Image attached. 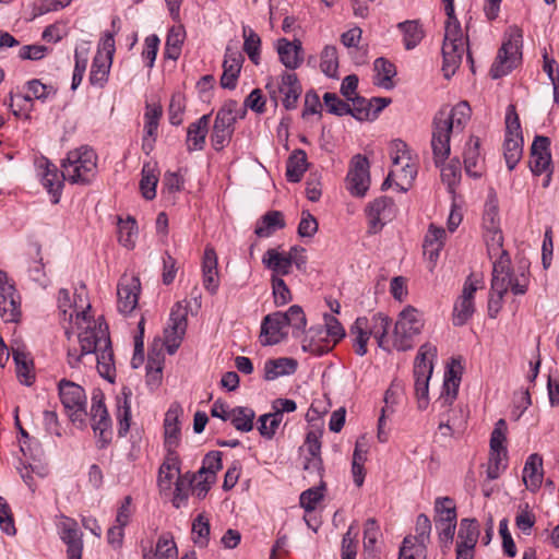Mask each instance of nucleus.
<instances>
[{"label": "nucleus", "mask_w": 559, "mask_h": 559, "mask_svg": "<svg viewBox=\"0 0 559 559\" xmlns=\"http://www.w3.org/2000/svg\"><path fill=\"white\" fill-rule=\"evenodd\" d=\"M504 158L510 170L514 169L523 153L522 136H506L503 143Z\"/></svg>", "instance_id": "nucleus-42"}, {"label": "nucleus", "mask_w": 559, "mask_h": 559, "mask_svg": "<svg viewBox=\"0 0 559 559\" xmlns=\"http://www.w3.org/2000/svg\"><path fill=\"white\" fill-rule=\"evenodd\" d=\"M96 160L95 152L86 146L70 151L62 163L61 176L71 183H88L96 174Z\"/></svg>", "instance_id": "nucleus-3"}, {"label": "nucleus", "mask_w": 559, "mask_h": 559, "mask_svg": "<svg viewBox=\"0 0 559 559\" xmlns=\"http://www.w3.org/2000/svg\"><path fill=\"white\" fill-rule=\"evenodd\" d=\"M21 316L20 295L9 282L7 273L0 270V317L5 323H16Z\"/></svg>", "instance_id": "nucleus-12"}, {"label": "nucleus", "mask_w": 559, "mask_h": 559, "mask_svg": "<svg viewBox=\"0 0 559 559\" xmlns=\"http://www.w3.org/2000/svg\"><path fill=\"white\" fill-rule=\"evenodd\" d=\"M93 354L96 356L99 374L112 382L115 377V362L111 344L104 346V348H99V350L94 352Z\"/></svg>", "instance_id": "nucleus-39"}, {"label": "nucleus", "mask_w": 559, "mask_h": 559, "mask_svg": "<svg viewBox=\"0 0 559 559\" xmlns=\"http://www.w3.org/2000/svg\"><path fill=\"white\" fill-rule=\"evenodd\" d=\"M436 346L428 343L421 345L415 358L414 374H424V372H432V360L436 357Z\"/></svg>", "instance_id": "nucleus-44"}, {"label": "nucleus", "mask_w": 559, "mask_h": 559, "mask_svg": "<svg viewBox=\"0 0 559 559\" xmlns=\"http://www.w3.org/2000/svg\"><path fill=\"white\" fill-rule=\"evenodd\" d=\"M528 277L521 273L514 275L511 272V260L507 251L493 262L491 292L496 295H506L510 289L514 295H524L527 290Z\"/></svg>", "instance_id": "nucleus-5"}, {"label": "nucleus", "mask_w": 559, "mask_h": 559, "mask_svg": "<svg viewBox=\"0 0 559 559\" xmlns=\"http://www.w3.org/2000/svg\"><path fill=\"white\" fill-rule=\"evenodd\" d=\"M507 421L504 419H499L495 424V428L490 436V452H504L507 453V448L504 445V442L507 440Z\"/></svg>", "instance_id": "nucleus-58"}, {"label": "nucleus", "mask_w": 559, "mask_h": 559, "mask_svg": "<svg viewBox=\"0 0 559 559\" xmlns=\"http://www.w3.org/2000/svg\"><path fill=\"white\" fill-rule=\"evenodd\" d=\"M185 35V31L181 26L171 27L169 29L164 52L166 58L171 60H177L179 58Z\"/></svg>", "instance_id": "nucleus-48"}, {"label": "nucleus", "mask_w": 559, "mask_h": 559, "mask_svg": "<svg viewBox=\"0 0 559 559\" xmlns=\"http://www.w3.org/2000/svg\"><path fill=\"white\" fill-rule=\"evenodd\" d=\"M441 179L453 192L461 179V163L459 159H451L449 164L441 168Z\"/></svg>", "instance_id": "nucleus-57"}, {"label": "nucleus", "mask_w": 559, "mask_h": 559, "mask_svg": "<svg viewBox=\"0 0 559 559\" xmlns=\"http://www.w3.org/2000/svg\"><path fill=\"white\" fill-rule=\"evenodd\" d=\"M109 60L104 59L99 52L94 57L90 73V82L92 85L103 87L108 80Z\"/></svg>", "instance_id": "nucleus-47"}, {"label": "nucleus", "mask_w": 559, "mask_h": 559, "mask_svg": "<svg viewBox=\"0 0 559 559\" xmlns=\"http://www.w3.org/2000/svg\"><path fill=\"white\" fill-rule=\"evenodd\" d=\"M350 334L355 336L354 347L358 356L367 354V343L370 337L369 320L366 317H359L350 328Z\"/></svg>", "instance_id": "nucleus-35"}, {"label": "nucleus", "mask_w": 559, "mask_h": 559, "mask_svg": "<svg viewBox=\"0 0 559 559\" xmlns=\"http://www.w3.org/2000/svg\"><path fill=\"white\" fill-rule=\"evenodd\" d=\"M483 223L486 229L499 228V207L495 194L490 195L485 204Z\"/></svg>", "instance_id": "nucleus-59"}, {"label": "nucleus", "mask_w": 559, "mask_h": 559, "mask_svg": "<svg viewBox=\"0 0 559 559\" xmlns=\"http://www.w3.org/2000/svg\"><path fill=\"white\" fill-rule=\"evenodd\" d=\"M307 154L304 150H295L286 163V178L290 182H299L308 169Z\"/></svg>", "instance_id": "nucleus-32"}, {"label": "nucleus", "mask_w": 559, "mask_h": 559, "mask_svg": "<svg viewBox=\"0 0 559 559\" xmlns=\"http://www.w3.org/2000/svg\"><path fill=\"white\" fill-rule=\"evenodd\" d=\"M424 319L421 313L413 306L404 308L395 323L392 345L397 350H407L413 347V338L421 332Z\"/></svg>", "instance_id": "nucleus-9"}, {"label": "nucleus", "mask_w": 559, "mask_h": 559, "mask_svg": "<svg viewBox=\"0 0 559 559\" xmlns=\"http://www.w3.org/2000/svg\"><path fill=\"white\" fill-rule=\"evenodd\" d=\"M265 88L269 92L270 98L277 105L278 94H283V106L287 110L296 108L298 98L302 93L301 84L295 73L284 72L281 75L278 84L270 81L266 83Z\"/></svg>", "instance_id": "nucleus-11"}, {"label": "nucleus", "mask_w": 559, "mask_h": 559, "mask_svg": "<svg viewBox=\"0 0 559 559\" xmlns=\"http://www.w3.org/2000/svg\"><path fill=\"white\" fill-rule=\"evenodd\" d=\"M276 51L282 64L288 70H296L304 62V48L299 39L287 38L276 40Z\"/></svg>", "instance_id": "nucleus-21"}, {"label": "nucleus", "mask_w": 559, "mask_h": 559, "mask_svg": "<svg viewBox=\"0 0 559 559\" xmlns=\"http://www.w3.org/2000/svg\"><path fill=\"white\" fill-rule=\"evenodd\" d=\"M393 148L396 154L392 156L393 166L402 165V171L404 173L405 178L413 179L416 171L415 168L409 164L408 152L406 151V144L402 140H396L393 142Z\"/></svg>", "instance_id": "nucleus-52"}, {"label": "nucleus", "mask_w": 559, "mask_h": 559, "mask_svg": "<svg viewBox=\"0 0 559 559\" xmlns=\"http://www.w3.org/2000/svg\"><path fill=\"white\" fill-rule=\"evenodd\" d=\"M321 71L329 78L337 76L338 55L335 46H325L321 52Z\"/></svg>", "instance_id": "nucleus-53"}, {"label": "nucleus", "mask_w": 559, "mask_h": 559, "mask_svg": "<svg viewBox=\"0 0 559 559\" xmlns=\"http://www.w3.org/2000/svg\"><path fill=\"white\" fill-rule=\"evenodd\" d=\"M522 31L518 26L509 28V38L503 41L497 58L491 66L490 75L492 79H499L512 71L522 59Z\"/></svg>", "instance_id": "nucleus-6"}, {"label": "nucleus", "mask_w": 559, "mask_h": 559, "mask_svg": "<svg viewBox=\"0 0 559 559\" xmlns=\"http://www.w3.org/2000/svg\"><path fill=\"white\" fill-rule=\"evenodd\" d=\"M75 324L80 332L78 335L82 354H90L110 345V336L107 323L99 318L98 320L87 317L85 311L76 312Z\"/></svg>", "instance_id": "nucleus-4"}, {"label": "nucleus", "mask_w": 559, "mask_h": 559, "mask_svg": "<svg viewBox=\"0 0 559 559\" xmlns=\"http://www.w3.org/2000/svg\"><path fill=\"white\" fill-rule=\"evenodd\" d=\"M141 283L136 276L123 275L117 286V308L120 313L128 314L134 310L139 301Z\"/></svg>", "instance_id": "nucleus-15"}, {"label": "nucleus", "mask_w": 559, "mask_h": 559, "mask_svg": "<svg viewBox=\"0 0 559 559\" xmlns=\"http://www.w3.org/2000/svg\"><path fill=\"white\" fill-rule=\"evenodd\" d=\"M242 36H243V51L248 55V58L254 64H259L260 48H261L260 36L252 28H250L248 26H243Z\"/></svg>", "instance_id": "nucleus-50"}, {"label": "nucleus", "mask_w": 559, "mask_h": 559, "mask_svg": "<svg viewBox=\"0 0 559 559\" xmlns=\"http://www.w3.org/2000/svg\"><path fill=\"white\" fill-rule=\"evenodd\" d=\"M371 322L372 323L369 324L370 335H373L380 347L388 349V333L391 325V320L389 317L382 313H377L372 317Z\"/></svg>", "instance_id": "nucleus-38"}, {"label": "nucleus", "mask_w": 559, "mask_h": 559, "mask_svg": "<svg viewBox=\"0 0 559 559\" xmlns=\"http://www.w3.org/2000/svg\"><path fill=\"white\" fill-rule=\"evenodd\" d=\"M352 104H349L350 111L348 115H352L355 119L359 121L369 120L372 116L371 110V102L367 100L364 97L356 95L354 98L349 99Z\"/></svg>", "instance_id": "nucleus-56"}, {"label": "nucleus", "mask_w": 559, "mask_h": 559, "mask_svg": "<svg viewBox=\"0 0 559 559\" xmlns=\"http://www.w3.org/2000/svg\"><path fill=\"white\" fill-rule=\"evenodd\" d=\"M192 534L194 535L193 540L195 544L201 547H205L207 545L210 536V523L203 514H199L193 520Z\"/></svg>", "instance_id": "nucleus-60"}, {"label": "nucleus", "mask_w": 559, "mask_h": 559, "mask_svg": "<svg viewBox=\"0 0 559 559\" xmlns=\"http://www.w3.org/2000/svg\"><path fill=\"white\" fill-rule=\"evenodd\" d=\"M284 227L283 213L280 211H269L257 222L254 234L260 238H267Z\"/></svg>", "instance_id": "nucleus-30"}, {"label": "nucleus", "mask_w": 559, "mask_h": 559, "mask_svg": "<svg viewBox=\"0 0 559 559\" xmlns=\"http://www.w3.org/2000/svg\"><path fill=\"white\" fill-rule=\"evenodd\" d=\"M298 251L299 249L297 247H293L290 252L287 255H284L275 249H269L264 253L262 262L265 267L273 272L272 276H284L290 273L293 265V252Z\"/></svg>", "instance_id": "nucleus-25"}, {"label": "nucleus", "mask_w": 559, "mask_h": 559, "mask_svg": "<svg viewBox=\"0 0 559 559\" xmlns=\"http://www.w3.org/2000/svg\"><path fill=\"white\" fill-rule=\"evenodd\" d=\"M426 546L414 542L413 536H406L400 548L399 559H417L425 557Z\"/></svg>", "instance_id": "nucleus-62"}, {"label": "nucleus", "mask_w": 559, "mask_h": 559, "mask_svg": "<svg viewBox=\"0 0 559 559\" xmlns=\"http://www.w3.org/2000/svg\"><path fill=\"white\" fill-rule=\"evenodd\" d=\"M507 468V453L504 452H490L487 465V478L490 480L497 479L501 472Z\"/></svg>", "instance_id": "nucleus-63"}, {"label": "nucleus", "mask_w": 559, "mask_h": 559, "mask_svg": "<svg viewBox=\"0 0 559 559\" xmlns=\"http://www.w3.org/2000/svg\"><path fill=\"white\" fill-rule=\"evenodd\" d=\"M324 490L325 483L321 479L319 486L309 488L300 495V506L307 512H312L317 508V504L323 499Z\"/></svg>", "instance_id": "nucleus-55"}, {"label": "nucleus", "mask_w": 559, "mask_h": 559, "mask_svg": "<svg viewBox=\"0 0 559 559\" xmlns=\"http://www.w3.org/2000/svg\"><path fill=\"white\" fill-rule=\"evenodd\" d=\"M186 109V98L181 93L173 94L168 107L169 122L173 126L182 123V115Z\"/></svg>", "instance_id": "nucleus-61"}, {"label": "nucleus", "mask_w": 559, "mask_h": 559, "mask_svg": "<svg viewBox=\"0 0 559 559\" xmlns=\"http://www.w3.org/2000/svg\"><path fill=\"white\" fill-rule=\"evenodd\" d=\"M132 392L130 389L122 390V397L117 399V420H118V435L124 437L130 429L131 421V404L130 397Z\"/></svg>", "instance_id": "nucleus-33"}, {"label": "nucleus", "mask_w": 559, "mask_h": 559, "mask_svg": "<svg viewBox=\"0 0 559 559\" xmlns=\"http://www.w3.org/2000/svg\"><path fill=\"white\" fill-rule=\"evenodd\" d=\"M436 527L439 531L441 547L448 549L455 533L456 512L450 509L448 511V516H440L436 519Z\"/></svg>", "instance_id": "nucleus-36"}, {"label": "nucleus", "mask_w": 559, "mask_h": 559, "mask_svg": "<svg viewBox=\"0 0 559 559\" xmlns=\"http://www.w3.org/2000/svg\"><path fill=\"white\" fill-rule=\"evenodd\" d=\"M369 160L361 154H356L350 160L347 174V188L355 197H364L370 186Z\"/></svg>", "instance_id": "nucleus-13"}, {"label": "nucleus", "mask_w": 559, "mask_h": 559, "mask_svg": "<svg viewBox=\"0 0 559 559\" xmlns=\"http://www.w3.org/2000/svg\"><path fill=\"white\" fill-rule=\"evenodd\" d=\"M286 318L281 311L273 312L263 318L261 323V344L264 346L275 345L282 342L288 334Z\"/></svg>", "instance_id": "nucleus-17"}, {"label": "nucleus", "mask_w": 559, "mask_h": 559, "mask_svg": "<svg viewBox=\"0 0 559 559\" xmlns=\"http://www.w3.org/2000/svg\"><path fill=\"white\" fill-rule=\"evenodd\" d=\"M138 237L136 221L128 216L127 219H118V240L127 249H132Z\"/></svg>", "instance_id": "nucleus-43"}, {"label": "nucleus", "mask_w": 559, "mask_h": 559, "mask_svg": "<svg viewBox=\"0 0 559 559\" xmlns=\"http://www.w3.org/2000/svg\"><path fill=\"white\" fill-rule=\"evenodd\" d=\"M369 218V233H378L386 224L392 221L395 215L394 201L389 197H380L371 202L367 209Z\"/></svg>", "instance_id": "nucleus-16"}, {"label": "nucleus", "mask_w": 559, "mask_h": 559, "mask_svg": "<svg viewBox=\"0 0 559 559\" xmlns=\"http://www.w3.org/2000/svg\"><path fill=\"white\" fill-rule=\"evenodd\" d=\"M148 549H153L150 547ZM153 559H177L178 549L174 537L170 533L162 534L156 543V547L152 550Z\"/></svg>", "instance_id": "nucleus-41"}, {"label": "nucleus", "mask_w": 559, "mask_h": 559, "mask_svg": "<svg viewBox=\"0 0 559 559\" xmlns=\"http://www.w3.org/2000/svg\"><path fill=\"white\" fill-rule=\"evenodd\" d=\"M246 110L239 112L238 103L229 99L224 103L216 114L211 134L212 145L215 151H222L231 140L237 119H241Z\"/></svg>", "instance_id": "nucleus-8"}, {"label": "nucleus", "mask_w": 559, "mask_h": 559, "mask_svg": "<svg viewBox=\"0 0 559 559\" xmlns=\"http://www.w3.org/2000/svg\"><path fill=\"white\" fill-rule=\"evenodd\" d=\"M183 411L179 403H173L165 414L164 437L167 451L176 450L179 445L181 427L180 416Z\"/></svg>", "instance_id": "nucleus-19"}, {"label": "nucleus", "mask_w": 559, "mask_h": 559, "mask_svg": "<svg viewBox=\"0 0 559 559\" xmlns=\"http://www.w3.org/2000/svg\"><path fill=\"white\" fill-rule=\"evenodd\" d=\"M91 419L94 432H98L99 437L105 440V435L110 430L111 420L104 402V394L100 391L92 396Z\"/></svg>", "instance_id": "nucleus-23"}, {"label": "nucleus", "mask_w": 559, "mask_h": 559, "mask_svg": "<svg viewBox=\"0 0 559 559\" xmlns=\"http://www.w3.org/2000/svg\"><path fill=\"white\" fill-rule=\"evenodd\" d=\"M180 461L176 450L167 451V456L159 467L158 485L163 489L170 488L171 481L176 474L180 473Z\"/></svg>", "instance_id": "nucleus-34"}, {"label": "nucleus", "mask_w": 559, "mask_h": 559, "mask_svg": "<svg viewBox=\"0 0 559 559\" xmlns=\"http://www.w3.org/2000/svg\"><path fill=\"white\" fill-rule=\"evenodd\" d=\"M188 326V306L176 302L170 311L168 324L164 330V343L169 355L180 347Z\"/></svg>", "instance_id": "nucleus-10"}, {"label": "nucleus", "mask_w": 559, "mask_h": 559, "mask_svg": "<svg viewBox=\"0 0 559 559\" xmlns=\"http://www.w3.org/2000/svg\"><path fill=\"white\" fill-rule=\"evenodd\" d=\"M523 481L531 491L539 489L543 481V459L539 454H531L524 465Z\"/></svg>", "instance_id": "nucleus-28"}, {"label": "nucleus", "mask_w": 559, "mask_h": 559, "mask_svg": "<svg viewBox=\"0 0 559 559\" xmlns=\"http://www.w3.org/2000/svg\"><path fill=\"white\" fill-rule=\"evenodd\" d=\"M297 360L288 357L269 359L264 364V379L266 381L275 380L283 376H289L297 370Z\"/></svg>", "instance_id": "nucleus-29"}, {"label": "nucleus", "mask_w": 559, "mask_h": 559, "mask_svg": "<svg viewBox=\"0 0 559 559\" xmlns=\"http://www.w3.org/2000/svg\"><path fill=\"white\" fill-rule=\"evenodd\" d=\"M479 537V525L476 519H462L457 534L459 545L476 546Z\"/></svg>", "instance_id": "nucleus-45"}, {"label": "nucleus", "mask_w": 559, "mask_h": 559, "mask_svg": "<svg viewBox=\"0 0 559 559\" xmlns=\"http://www.w3.org/2000/svg\"><path fill=\"white\" fill-rule=\"evenodd\" d=\"M210 120L211 115H203L188 127L187 148L189 152L203 150L209 132Z\"/></svg>", "instance_id": "nucleus-26"}, {"label": "nucleus", "mask_w": 559, "mask_h": 559, "mask_svg": "<svg viewBox=\"0 0 559 559\" xmlns=\"http://www.w3.org/2000/svg\"><path fill=\"white\" fill-rule=\"evenodd\" d=\"M550 140L545 135H536L531 146L530 167L534 175L545 173L551 163Z\"/></svg>", "instance_id": "nucleus-20"}, {"label": "nucleus", "mask_w": 559, "mask_h": 559, "mask_svg": "<svg viewBox=\"0 0 559 559\" xmlns=\"http://www.w3.org/2000/svg\"><path fill=\"white\" fill-rule=\"evenodd\" d=\"M243 61L245 58L240 51L229 46L226 48L223 74L221 76L223 88L234 90L236 87Z\"/></svg>", "instance_id": "nucleus-22"}, {"label": "nucleus", "mask_w": 559, "mask_h": 559, "mask_svg": "<svg viewBox=\"0 0 559 559\" xmlns=\"http://www.w3.org/2000/svg\"><path fill=\"white\" fill-rule=\"evenodd\" d=\"M61 539L67 544V554L69 559H81L83 551L82 533L79 531L76 522L67 519L61 524Z\"/></svg>", "instance_id": "nucleus-24"}, {"label": "nucleus", "mask_w": 559, "mask_h": 559, "mask_svg": "<svg viewBox=\"0 0 559 559\" xmlns=\"http://www.w3.org/2000/svg\"><path fill=\"white\" fill-rule=\"evenodd\" d=\"M478 289V281L468 276L464 283L462 294L454 305L453 324L456 326L464 325L475 311L474 295Z\"/></svg>", "instance_id": "nucleus-14"}, {"label": "nucleus", "mask_w": 559, "mask_h": 559, "mask_svg": "<svg viewBox=\"0 0 559 559\" xmlns=\"http://www.w3.org/2000/svg\"><path fill=\"white\" fill-rule=\"evenodd\" d=\"M286 318L287 328L292 326L294 329L293 335L295 337H299L301 333L305 332V328L307 324L306 314L302 308L298 305H293L288 308L286 312H283Z\"/></svg>", "instance_id": "nucleus-51"}, {"label": "nucleus", "mask_w": 559, "mask_h": 559, "mask_svg": "<svg viewBox=\"0 0 559 559\" xmlns=\"http://www.w3.org/2000/svg\"><path fill=\"white\" fill-rule=\"evenodd\" d=\"M374 71L377 72L376 84L385 90L393 87L392 78L396 74L395 66L384 58H377L374 61Z\"/></svg>", "instance_id": "nucleus-46"}, {"label": "nucleus", "mask_w": 559, "mask_h": 559, "mask_svg": "<svg viewBox=\"0 0 559 559\" xmlns=\"http://www.w3.org/2000/svg\"><path fill=\"white\" fill-rule=\"evenodd\" d=\"M13 360L16 366V374L21 383L31 385L34 381V374L32 373V362L27 360L25 353L20 350H13Z\"/></svg>", "instance_id": "nucleus-54"}, {"label": "nucleus", "mask_w": 559, "mask_h": 559, "mask_svg": "<svg viewBox=\"0 0 559 559\" xmlns=\"http://www.w3.org/2000/svg\"><path fill=\"white\" fill-rule=\"evenodd\" d=\"M254 412L248 407H235L229 412V418L233 426L243 432H248L253 428Z\"/></svg>", "instance_id": "nucleus-49"}, {"label": "nucleus", "mask_w": 559, "mask_h": 559, "mask_svg": "<svg viewBox=\"0 0 559 559\" xmlns=\"http://www.w3.org/2000/svg\"><path fill=\"white\" fill-rule=\"evenodd\" d=\"M454 364L455 361L453 360L444 374L443 391L440 396V402L443 407L452 405L456 399L461 383V366L457 364V369H455Z\"/></svg>", "instance_id": "nucleus-27"}, {"label": "nucleus", "mask_w": 559, "mask_h": 559, "mask_svg": "<svg viewBox=\"0 0 559 559\" xmlns=\"http://www.w3.org/2000/svg\"><path fill=\"white\" fill-rule=\"evenodd\" d=\"M63 178L59 174L57 167L46 160V171L43 175V185L47 191L53 197L52 203L59 202V195L63 186Z\"/></svg>", "instance_id": "nucleus-37"}, {"label": "nucleus", "mask_w": 559, "mask_h": 559, "mask_svg": "<svg viewBox=\"0 0 559 559\" xmlns=\"http://www.w3.org/2000/svg\"><path fill=\"white\" fill-rule=\"evenodd\" d=\"M471 107L467 102H460L454 107L443 106L433 118L431 147L437 166L450 154L451 133L462 131L469 120Z\"/></svg>", "instance_id": "nucleus-1"}, {"label": "nucleus", "mask_w": 559, "mask_h": 559, "mask_svg": "<svg viewBox=\"0 0 559 559\" xmlns=\"http://www.w3.org/2000/svg\"><path fill=\"white\" fill-rule=\"evenodd\" d=\"M403 33V41L407 50L414 49L424 38V31L418 21H405L397 24Z\"/></svg>", "instance_id": "nucleus-40"}, {"label": "nucleus", "mask_w": 559, "mask_h": 559, "mask_svg": "<svg viewBox=\"0 0 559 559\" xmlns=\"http://www.w3.org/2000/svg\"><path fill=\"white\" fill-rule=\"evenodd\" d=\"M58 388L60 401L70 420L79 428H85L87 418V397L84 389L81 385L64 379L59 382Z\"/></svg>", "instance_id": "nucleus-7"}, {"label": "nucleus", "mask_w": 559, "mask_h": 559, "mask_svg": "<svg viewBox=\"0 0 559 559\" xmlns=\"http://www.w3.org/2000/svg\"><path fill=\"white\" fill-rule=\"evenodd\" d=\"M480 141L471 138L464 152V167L468 176L479 178L483 174V163L479 154Z\"/></svg>", "instance_id": "nucleus-31"}, {"label": "nucleus", "mask_w": 559, "mask_h": 559, "mask_svg": "<svg viewBox=\"0 0 559 559\" xmlns=\"http://www.w3.org/2000/svg\"><path fill=\"white\" fill-rule=\"evenodd\" d=\"M163 110L160 106L146 105V111L144 115V131L148 136H156L159 119Z\"/></svg>", "instance_id": "nucleus-64"}, {"label": "nucleus", "mask_w": 559, "mask_h": 559, "mask_svg": "<svg viewBox=\"0 0 559 559\" xmlns=\"http://www.w3.org/2000/svg\"><path fill=\"white\" fill-rule=\"evenodd\" d=\"M334 346L322 324L311 326L301 340L302 350L317 356L329 353Z\"/></svg>", "instance_id": "nucleus-18"}, {"label": "nucleus", "mask_w": 559, "mask_h": 559, "mask_svg": "<svg viewBox=\"0 0 559 559\" xmlns=\"http://www.w3.org/2000/svg\"><path fill=\"white\" fill-rule=\"evenodd\" d=\"M447 14L444 39L442 46V72L445 79L454 75L459 69L464 52V38L459 20L454 14V0H442Z\"/></svg>", "instance_id": "nucleus-2"}]
</instances>
